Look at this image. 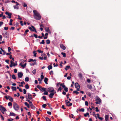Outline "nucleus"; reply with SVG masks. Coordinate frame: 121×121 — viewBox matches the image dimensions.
<instances>
[{
	"label": "nucleus",
	"mask_w": 121,
	"mask_h": 121,
	"mask_svg": "<svg viewBox=\"0 0 121 121\" xmlns=\"http://www.w3.org/2000/svg\"><path fill=\"white\" fill-rule=\"evenodd\" d=\"M96 100L97 101L95 102L96 104H99L101 103V100L99 97H97Z\"/></svg>",
	"instance_id": "7ed1b4c3"
},
{
	"label": "nucleus",
	"mask_w": 121,
	"mask_h": 121,
	"mask_svg": "<svg viewBox=\"0 0 121 121\" xmlns=\"http://www.w3.org/2000/svg\"><path fill=\"white\" fill-rule=\"evenodd\" d=\"M60 47L63 49L65 50L66 48L62 44H60Z\"/></svg>",
	"instance_id": "f8f14e48"
},
{
	"label": "nucleus",
	"mask_w": 121,
	"mask_h": 121,
	"mask_svg": "<svg viewBox=\"0 0 121 121\" xmlns=\"http://www.w3.org/2000/svg\"><path fill=\"white\" fill-rule=\"evenodd\" d=\"M33 12L34 14V18L37 20H40L41 18L40 14L35 10H34Z\"/></svg>",
	"instance_id": "f257e3e1"
},
{
	"label": "nucleus",
	"mask_w": 121,
	"mask_h": 121,
	"mask_svg": "<svg viewBox=\"0 0 121 121\" xmlns=\"http://www.w3.org/2000/svg\"><path fill=\"white\" fill-rule=\"evenodd\" d=\"M62 90V88L61 87H60L57 90V91H61V90Z\"/></svg>",
	"instance_id": "864d4df0"
},
{
	"label": "nucleus",
	"mask_w": 121,
	"mask_h": 121,
	"mask_svg": "<svg viewBox=\"0 0 121 121\" xmlns=\"http://www.w3.org/2000/svg\"><path fill=\"white\" fill-rule=\"evenodd\" d=\"M4 37L6 38H9V33L7 32H6L2 34Z\"/></svg>",
	"instance_id": "423d86ee"
},
{
	"label": "nucleus",
	"mask_w": 121,
	"mask_h": 121,
	"mask_svg": "<svg viewBox=\"0 0 121 121\" xmlns=\"http://www.w3.org/2000/svg\"><path fill=\"white\" fill-rule=\"evenodd\" d=\"M42 98L45 101H46L47 100V99H46V96H43L42 97Z\"/></svg>",
	"instance_id": "c03bdc74"
},
{
	"label": "nucleus",
	"mask_w": 121,
	"mask_h": 121,
	"mask_svg": "<svg viewBox=\"0 0 121 121\" xmlns=\"http://www.w3.org/2000/svg\"><path fill=\"white\" fill-rule=\"evenodd\" d=\"M50 93L49 95L48 96L49 97L51 98H52L53 97V96L54 95V94L56 93V92H53Z\"/></svg>",
	"instance_id": "1a4fd4ad"
},
{
	"label": "nucleus",
	"mask_w": 121,
	"mask_h": 121,
	"mask_svg": "<svg viewBox=\"0 0 121 121\" xmlns=\"http://www.w3.org/2000/svg\"><path fill=\"white\" fill-rule=\"evenodd\" d=\"M29 80V79L28 77H27L25 78V80L26 82H28Z\"/></svg>",
	"instance_id": "c85d7f7f"
},
{
	"label": "nucleus",
	"mask_w": 121,
	"mask_h": 121,
	"mask_svg": "<svg viewBox=\"0 0 121 121\" xmlns=\"http://www.w3.org/2000/svg\"><path fill=\"white\" fill-rule=\"evenodd\" d=\"M89 115V114L88 112H87L86 114H84V116L86 117L87 116H88Z\"/></svg>",
	"instance_id": "a19ab883"
},
{
	"label": "nucleus",
	"mask_w": 121,
	"mask_h": 121,
	"mask_svg": "<svg viewBox=\"0 0 121 121\" xmlns=\"http://www.w3.org/2000/svg\"><path fill=\"white\" fill-rule=\"evenodd\" d=\"M43 94L44 95H48V92H47L46 91L45 92H44Z\"/></svg>",
	"instance_id": "13d9d810"
},
{
	"label": "nucleus",
	"mask_w": 121,
	"mask_h": 121,
	"mask_svg": "<svg viewBox=\"0 0 121 121\" xmlns=\"http://www.w3.org/2000/svg\"><path fill=\"white\" fill-rule=\"evenodd\" d=\"M85 104L86 106H88V102L87 101L85 102Z\"/></svg>",
	"instance_id": "4d7b16f0"
},
{
	"label": "nucleus",
	"mask_w": 121,
	"mask_h": 121,
	"mask_svg": "<svg viewBox=\"0 0 121 121\" xmlns=\"http://www.w3.org/2000/svg\"><path fill=\"white\" fill-rule=\"evenodd\" d=\"M23 22L22 21H21L20 22V23L21 24V25L22 26H23Z\"/></svg>",
	"instance_id": "774afa93"
},
{
	"label": "nucleus",
	"mask_w": 121,
	"mask_h": 121,
	"mask_svg": "<svg viewBox=\"0 0 121 121\" xmlns=\"http://www.w3.org/2000/svg\"><path fill=\"white\" fill-rule=\"evenodd\" d=\"M12 78L13 79L15 80L16 79V76L15 75L13 74L12 76Z\"/></svg>",
	"instance_id": "f704fd0d"
},
{
	"label": "nucleus",
	"mask_w": 121,
	"mask_h": 121,
	"mask_svg": "<svg viewBox=\"0 0 121 121\" xmlns=\"http://www.w3.org/2000/svg\"><path fill=\"white\" fill-rule=\"evenodd\" d=\"M13 66H15L17 65V64L13 62Z\"/></svg>",
	"instance_id": "bf43d9fd"
},
{
	"label": "nucleus",
	"mask_w": 121,
	"mask_h": 121,
	"mask_svg": "<svg viewBox=\"0 0 121 121\" xmlns=\"http://www.w3.org/2000/svg\"><path fill=\"white\" fill-rule=\"evenodd\" d=\"M13 21V20L12 19H10V23L9 24L10 25H12V22Z\"/></svg>",
	"instance_id": "c756f323"
},
{
	"label": "nucleus",
	"mask_w": 121,
	"mask_h": 121,
	"mask_svg": "<svg viewBox=\"0 0 121 121\" xmlns=\"http://www.w3.org/2000/svg\"><path fill=\"white\" fill-rule=\"evenodd\" d=\"M65 91L66 92H67L68 91V89L67 87H65L64 89Z\"/></svg>",
	"instance_id": "49530a36"
},
{
	"label": "nucleus",
	"mask_w": 121,
	"mask_h": 121,
	"mask_svg": "<svg viewBox=\"0 0 121 121\" xmlns=\"http://www.w3.org/2000/svg\"><path fill=\"white\" fill-rule=\"evenodd\" d=\"M70 68V66L69 65L67 66H66V67L65 68V70H67L69 69Z\"/></svg>",
	"instance_id": "5701e85b"
},
{
	"label": "nucleus",
	"mask_w": 121,
	"mask_h": 121,
	"mask_svg": "<svg viewBox=\"0 0 121 121\" xmlns=\"http://www.w3.org/2000/svg\"><path fill=\"white\" fill-rule=\"evenodd\" d=\"M25 104V105L28 108H29L30 106L28 104V103L26 102H25L24 103Z\"/></svg>",
	"instance_id": "bb28decb"
},
{
	"label": "nucleus",
	"mask_w": 121,
	"mask_h": 121,
	"mask_svg": "<svg viewBox=\"0 0 121 121\" xmlns=\"http://www.w3.org/2000/svg\"><path fill=\"white\" fill-rule=\"evenodd\" d=\"M75 87L76 88H80V85L77 82H76L75 83Z\"/></svg>",
	"instance_id": "ddd939ff"
},
{
	"label": "nucleus",
	"mask_w": 121,
	"mask_h": 121,
	"mask_svg": "<svg viewBox=\"0 0 121 121\" xmlns=\"http://www.w3.org/2000/svg\"><path fill=\"white\" fill-rule=\"evenodd\" d=\"M53 71H52V70L49 73V74L50 75L52 74V75H53Z\"/></svg>",
	"instance_id": "052dcab7"
},
{
	"label": "nucleus",
	"mask_w": 121,
	"mask_h": 121,
	"mask_svg": "<svg viewBox=\"0 0 121 121\" xmlns=\"http://www.w3.org/2000/svg\"><path fill=\"white\" fill-rule=\"evenodd\" d=\"M52 65H49L48 66V69L49 70H50V69H52Z\"/></svg>",
	"instance_id": "2f4dec72"
},
{
	"label": "nucleus",
	"mask_w": 121,
	"mask_h": 121,
	"mask_svg": "<svg viewBox=\"0 0 121 121\" xmlns=\"http://www.w3.org/2000/svg\"><path fill=\"white\" fill-rule=\"evenodd\" d=\"M41 79L43 80L44 78V76L43 74H42L41 75Z\"/></svg>",
	"instance_id": "e2e57ef3"
},
{
	"label": "nucleus",
	"mask_w": 121,
	"mask_h": 121,
	"mask_svg": "<svg viewBox=\"0 0 121 121\" xmlns=\"http://www.w3.org/2000/svg\"><path fill=\"white\" fill-rule=\"evenodd\" d=\"M29 31V30L28 29H27L25 31L24 33V34L22 35L23 36H26V34H27V33Z\"/></svg>",
	"instance_id": "aec40b11"
},
{
	"label": "nucleus",
	"mask_w": 121,
	"mask_h": 121,
	"mask_svg": "<svg viewBox=\"0 0 121 121\" xmlns=\"http://www.w3.org/2000/svg\"><path fill=\"white\" fill-rule=\"evenodd\" d=\"M8 105L9 106H12V103L11 102H10L8 103Z\"/></svg>",
	"instance_id": "a18cd8bd"
},
{
	"label": "nucleus",
	"mask_w": 121,
	"mask_h": 121,
	"mask_svg": "<svg viewBox=\"0 0 121 121\" xmlns=\"http://www.w3.org/2000/svg\"><path fill=\"white\" fill-rule=\"evenodd\" d=\"M54 90L53 87H50L48 89V91L49 92H51L54 91Z\"/></svg>",
	"instance_id": "20e7f679"
},
{
	"label": "nucleus",
	"mask_w": 121,
	"mask_h": 121,
	"mask_svg": "<svg viewBox=\"0 0 121 121\" xmlns=\"http://www.w3.org/2000/svg\"><path fill=\"white\" fill-rule=\"evenodd\" d=\"M25 87L26 89H28L29 88V86L28 84H26L25 86Z\"/></svg>",
	"instance_id": "4c0bfd02"
},
{
	"label": "nucleus",
	"mask_w": 121,
	"mask_h": 121,
	"mask_svg": "<svg viewBox=\"0 0 121 121\" xmlns=\"http://www.w3.org/2000/svg\"><path fill=\"white\" fill-rule=\"evenodd\" d=\"M73 94L74 93H76L77 94H78L79 93V92L77 91H73Z\"/></svg>",
	"instance_id": "79ce46f5"
},
{
	"label": "nucleus",
	"mask_w": 121,
	"mask_h": 121,
	"mask_svg": "<svg viewBox=\"0 0 121 121\" xmlns=\"http://www.w3.org/2000/svg\"><path fill=\"white\" fill-rule=\"evenodd\" d=\"M13 107L14 109L16 110H17L19 109L18 105L15 103H14L13 104Z\"/></svg>",
	"instance_id": "f03ea898"
},
{
	"label": "nucleus",
	"mask_w": 121,
	"mask_h": 121,
	"mask_svg": "<svg viewBox=\"0 0 121 121\" xmlns=\"http://www.w3.org/2000/svg\"><path fill=\"white\" fill-rule=\"evenodd\" d=\"M23 75V73L22 72H19L18 73V78H21Z\"/></svg>",
	"instance_id": "9d476101"
},
{
	"label": "nucleus",
	"mask_w": 121,
	"mask_h": 121,
	"mask_svg": "<svg viewBox=\"0 0 121 121\" xmlns=\"http://www.w3.org/2000/svg\"><path fill=\"white\" fill-rule=\"evenodd\" d=\"M33 35L36 38H38V35H37L34 34Z\"/></svg>",
	"instance_id": "680f3d73"
},
{
	"label": "nucleus",
	"mask_w": 121,
	"mask_h": 121,
	"mask_svg": "<svg viewBox=\"0 0 121 121\" xmlns=\"http://www.w3.org/2000/svg\"><path fill=\"white\" fill-rule=\"evenodd\" d=\"M12 90L13 91H16L17 90V88L15 86H12Z\"/></svg>",
	"instance_id": "4be33fe9"
},
{
	"label": "nucleus",
	"mask_w": 121,
	"mask_h": 121,
	"mask_svg": "<svg viewBox=\"0 0 121 121\" xmlns=\"http://www.w3.org/2000/svg\"><path fill=\"white\" fill-rule=\"evenodd\" d=\"M46 43L47 44H49L50 43V41L48 39L46 40Z\"/></svg>",
	"instance_id": "e433bc0d"
},
{
	"label": "nucleus",
	"mask_w": 121,
	"mask_h": 121,
	"mask_svg": "<svg viewBox=\"0 0 121 121\" xmlns=\"http://www.w3.org/2000/svg\"><path fill=\"white\" fill-rule=\"evenodd\" d=\"M108 115H106L105 116V120L106 121H108Z\"/></svg>",
	"instance_id": "b1692460"
},
{
	"label": "nucleus",
	"mask_w": 121,
	"mask_h": 121,
	"mask_svg": "<svg viewBox=\"0 0 121 121\" xmlns=\"http://www.w3.org/2000/svg\"><path fill=\"white\" fill-rule=\"evenodd\" d=\"M45 30L46 32H50L49 28L48 27H46L45 28Z\"/></svg>",
	"instance_id": "f3484780"
},
{
	"label": "nucleus",
	"mask_w": 121,
	"mask_h": 121,
	"mask_svg": "<svg viewBox=\"0 0 121 121\" xmlns=\"http://www.w3.org/2000/svg\"><path fill=\"white\" fill-rule=\"evenodd\" d=\"M36 69H34L32 71V73L34 74H35L36 73Z\"/></svg>",
	"instance_id": "8fccbe9b"
},
{
	"label": "nucleus",
	"mask_w": 121,
	"mask_h": 121,
	"mask_svg": "<svg viewBox=\"0 0 121 121\" xmlns=\"http://www.w3.org/2000/svg\"><path fill=\"white\" fill-rule=\"evenodd\" d=\"M87 81L88 82L90 83L91 82V80L89 79H87Z\"/></svg>",
	"instance_id": "0e129e2a"
},
{
	"label": "nucleus",
	"mask_w": 121,
	"mask_h": 121,
	"mask_svg": "<svg viewBox=\"0 0 121 121\" xmlns=\"http://www.w3.org/2000/svg\"><path fill=\"white\" fill-rule=\"evenodd\" d=\"M26 63H25L24 65H22L21 67H22L23 68H24L26 66Z\"/></svg>",
	"instance_id": "c9c22d12"
},
{
	"label": "nucleus",
	"mask_w": 121,
	"mask_h": 121,
	"mask_svg": "<svg viewBox=\"0 0 121 121\" xmlns=\"http://www.w3.org/2000/svg\"><path fill=\"white\" fill-rule=\"evenodd\" d=\"M30 65L31 66H32V65H37V63L36 62H34V63L32 64L30 63Z\"/></svg>",
	"instance_id": "cd10ccee"
},
{
	"label": "nucleus",
	"mask_w": 121,
	"mask_h": 121,
	"mask_svg": "<svg viewBox=\"0 0 121 121\" xmlns=\"http://www.w3.org/2000/svg\"><path fill=\"white\" fill-rule=\"evenodd\" d=\"M96 110V112H99V110L98 109V108L97 107H96L95 108Z\"/></svg>",
	"instance_id": "6e6d98bb"
},
{
	"label": "nucleus",
	"mask_w": 121,
	"mask_h": 121,
	"mask_svg": "<svg viewBox=\"0 0 121 121\" xmlns=\"http://www.w3.org/2000/svg\"><path fill=\"white\" fill-rule=\"evenodd\" d=\"M0 110L1 111H6L7 110L4 107L1 105H0Z\"/></svg>",
	"instance_id": "0eeeda50"
},
{
	"label": "nucleus",
	"mask_w": 121,
	"mask_h": 121,
	"mask_svg": "<svg viewBox=\"0 0 121 121\" xmlns=\"http://www.w3.org/2000/svg\"><path fill=\"white\" fill-rule=\"evenodd\" d=\"M78 76L79 77L81 78H82V74L80 73L78 74Z\"/></svg>",
	"instance_id": "7c9ffc66"
},
{
	"label": "nucleus",
	"mask_w": 121,
	"mask_h": 121,
	"mask_svg": "<svg viewBox=\"0 0 121 121\" xmlns=\"http://www.w3.org/2000/svg\"><path fill=\"white\" fill-rule=\"evenodd\" d=\"M8 97H9V99L10 101L11 102H13V99L12 97L9 96H8Z\"/></svg>",
	"instance_id": "6ab92c4d"
},
{
	"label": "nucleus",
	"mask_w": 121,
	"mask_h": 121,
	"mask_svg": "<svg viewBox=\"0 0 121 121\" xmlns=\"http://www.w3.org/2000/svg\"><path fill=\"white\" fill-rule=\"evenodd\" d=\"M37 52H38L39 53H42L43 52V51L41 50H37Z\"/></svg>",
	"instance_id": "603ef678"
},
{
	"label": "nucleus",
	"mask_w": 121,
	"mask_h": 121,
	"mask_svg": "<svg viewBox=\"0 0 121 121\" xmlns=\"http://www.w3.org/2000/svg\"><path fill=\"white\" fill-rule=\"evenodd\" d=\"M48 80V78L46 77H45L44 78V81L46 83V84H48L47 82Z\"/></svg>",
	"instance_id": "dca6fc26"
},
{
	"label": "nucleus",
	"mask_w": 121,
	"mask_h": 121,
	"mask_svg": "<svg viewBox=\"0 0 121 121\" xmlns=\"http://www.w3.org/2000/svg\"><path fill=\"white\" fill-rule=\"evenodd\" d=\"M79 110L80 111L82 112H83L84 111V109L83 108H82L81 109H79Z\"/></svg>",
	"instance_id": "09e8293b"
},
{
	"label": "nucleus",
	"mask_w": 121,
	"mask_h": 121,
	"mask_svg": "<svg viewBox=\"0 0 121 121\" xmlns=\"http://www.w3.org/2000/svg\"><path fill=\"white\" fill-rule=\"evenodd\" d=\"M13 62L11 60L10 61V66L11 67H12L13 66Z\"/></svg>",
	"instance_id": "58836bf2"
},
{
	"label": "nucleus",
	"mask_w": 121,
	"mask_h": 121,
	"mask_svg": "<svg viewBox=\"0 0 121 121\" xmlns=\"http://www.w3.org/2000/svg\"><path fill=\"white\" fill-rule=\"evenodd\" d=\"M16 5H14L13 7L15 9H18L19 8V7L18 6V5H19L20 4L17 2H16Z\"/></svg>",
	"instance_id": "6e6552de"
},
{
	"label": "nucleus",
	"mask_w": 121,
	"mask_h": 121,
	"mask_svg": "<svg viewBox=\"0 0 121 121\" xmlns=\"http://www.w3.org/2000/svg\"><path fill=\"white\" fill-rule=\"evenodd\" d=\"M47 106V105L46 104H43L42 105V107L43 108H45Z\"/></svg>",
	"instance_id": "3c124183"
},
{
	"label": "nucleus",
	"mask_w": 121,
	"mask_h": 121,
	"mask_svg": "<svg viewBox=\"0 0 121 121\" xmlns=\"http://www.w3.org/2000/svg\"><path fill=\"white\" fill-rule=\"evenodd\" d=\"M3 23L2 22H0V27L3 24Z\"/></svg>",
	"instance_id": "338daca9"
},
{
	"label": "nucleus",
	"mask_w": 121,
	"mask_h": 121,
	"mask_svg": "<svg viewBox=\"0 0 121 121\" xmlns=\"http://www.w3.org/2000/svg\"><path fill=\"white\" fill-rule=\"evenodd\" d=\"M66 105L69 107L70 106L72 105V103H70V102L69 101L66 102Z\"/></svg>",
	"instance_id": "9b49d317"
},
{
	"label": "nucleus",
	"mask_w": 121,
	"mask_h": 121,
	"mask_svg": "<svg viewBox=\"0 0 121 121\" xmlns=\"http://www.w3.org/2000/svg\"><path fill=\"white\" fill-rule=\"evenodd\" d=\"M28 98L29 99H32V95L30 93L28 94Z\"/></svg>",
	"instance_id": "4468645a"
},
{
	"label": "nucleus",
	"mask_w": 121,
	"mask_h": 121,
	"mask_svg": "<svg viewBox=\"0 0 121 121\" xmlns=\"http://www.w3.org/2000/svg\"><path fill=\"white\" fill-rule=\"evenodd\" d=\"M5 14L7 15H8L9 16H7V18H8L9 19L11 18V16L12 15V13H9L8 12H6L5 13Z\"/></svg>",
	"instance_id": "39448f33"
},
{
	"label": "nucleus",
	"mask_w": 121,
	"mask_h": 121,
	"mask_svg": "<svg viewBox=\"0 0 121 121\" xmlns=\"http://www.w3.org/2000/svg\"><path fill=\"white\" fill-rule=\"evenodd\" d=\"M37 87L40 90H41V88L42 87H41L39 85H38L37 86Z\"/></svg>",
	"instance_id": "de8ad7c7"
},
{
	"label": "nucleus",
	"mask_w": 121,
	"mask_h": 121,
	"mask_svg": "<svg viewBox=\"0 0 121 121\" xmlns=\"http://www.w3.org/2000/svg\"><path fill=\"white\" fill-rule=\"evenodd\" d=\"M45 119L46 121H51L50 119L48 117H46Z\"/></svg>",
	"instance_id": "ea45409f"
},
{
	"label": "nucleus",
	"mask_w": 121,
	"mask_h": 121,
	"mask_svg": "<svg viewBox=\"0 0 121 121\" xmlns=\"http://www.w3.org/2000/svg\"><path fill=\"white\" fill-rule=\"evenodd\" d=\"M23 91L24 94H26V90L25 89H23Z\"/></svg>",
	"instance_id": "5fc2aeb1"
},
{
	"label": "nucleus",
	"mask_w": 121,
	"mask_h": 121,
	"mask_svg": "<svg viewBox=\"0 0 121 121\" xmlns=\"http://www.w3.org/2000/svg\"><path fill=\"white\" fill-rule=\"evenodd\" d=\"M61 54L62 55H63V56L64 57H66V54L65 53L62 52H61Z\"/></svg>",
	"instance_id": "473e14b6"
},
{
	"label": "nucleus",
	"mask_w": 121,
	"mask_h": 121,
	"mask_svg": "<svg viewBox=\"0 0 121 121\" xmlns=\"http://www.w3.org/2000/svg\"><path fill=\"white\" fill-rule=\"evenodd\" d=\"M40 44H44L45 43L44 40H42V41L41 42H40Z\"/></svg>",
	"instance_id": "37998d69"
},
{
	"label": "nucleus",
	"mask_w": 121,
	"mask_h": 121,
	"mask_svg": "<svg viewBox=\"0 0 121 121\" xmlns=\"http://www.w3.org/2000/svg\"><path fill=\"white\" fill-rule=\"evenodd\" d=\"M31 27L33 28L32 30H31V31H35V32L37 33V31L35 27L33 26H31Z\"/></svg>",
	"instance_id": "2eb2a0df"
},
{
	"label": "nucleus",
	"mask_w": 121,
	"mask_h": 121,
	"mask_svg": "<svg viewBox=\"0 0 121 121\" xmlns=\"http://www.w3.org/2000/svg\"><path fill=\"white\" fill-rule=\"evenodd\" d=\"M46 88H45L44 87H43L42 88H41V90H40V91L42 92H43L44 91L45 92L46 91Z\"/></svg>",
	"instance_id": "a211bd4d"
},
{
	"label": "nucleus",
	"mask_w": 121,
	"mask_h": 121,
	"mask_svg": "<svg viewBox=\"0 0 121 121\" xmlns=\"http://www.w3.org/2000/svg\"><path fill=\"white\" fill-rule=\"evenodd\" d=\"M87 87L89 89H91L92 88V87L91 85H87Z\"/></svg>",
	"instance_id": "a878e982"
},
{
	"label": "nucleus",
	"mask_w": 121,
	"mask_h": 121,
	"mask_svg": "<svg viewBox=\"0 0 121 121\" xmlns=\"http://www.w3.org/2000/svg\"><path fill=\"white\" fill-rule=\"evenodd\" d=\"M9 116H16V114L13 112H10V113Z\"/></svg>",
	"instance_id": "412c9836"
},
{
	"label": "nucleus",
	"mask_w": 121,
	"mask_h": 121,
	"mask_svg": "<svg viewBox=\"0 0 121 121\" xmlns=\"http://www.w3.org/2000/svg\"><path fill=\"white\" fill-rule=\"evenodd\" d=\"M33 53L34 54V56L35 57H36V54L37 53L36 52V51H34L33 52Z\"/></svg>",
	"instance_id": "72a5a7b5"
},
{
	"label": "nucleus",
	"mask_w": 121,
	"mask_h": 121,
	"mask_svg": "<svg viewBox=\"0 0 121 121\" xmlns=\"http://www.w3.org/2000/svg\"><path fill=\"white\" fill-rule=\"evenodd\" d=\"M88 95L89 97L91 96V94L90 92H88V94H87Z\"/></svg>",
	"instance_id": "69168bd1"
},
{
	"label": "nucleus",
	"mask_w": 121,
	"mask_h": 121,
	"mask_svg": "<svg viewBox=\"0 0 121 121\" xmlns=\"http://www.w3.org/2000/svg\"><path fill=\"white\" fill-rule=\"evenodd\" d=\"M30 106L31 107V108L33 109H35V107L34 106L33 104H31L30 105Z\"/></svg>",
	"instance_id": "393cba45"
}]
</instances>
